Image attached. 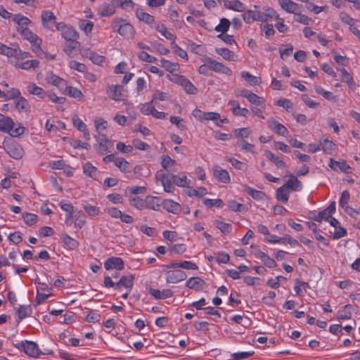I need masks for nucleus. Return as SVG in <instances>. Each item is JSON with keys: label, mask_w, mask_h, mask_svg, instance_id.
I'll return each instance as SVG.
<instances>
[{"label": "nucleus", "mask_w": 360, "mask_h": 360, "mask_svg": "<svg viewBox=\"0 0 360 360\" xmlns=\"http://www.w3.org/2000/svg\"><path fill=\"white\" fill-rule=\"evenodd\" d=\"M212 171L214 176L219 181L224 184H228L230 182L231 179L229 172L222 169L218 165H214L212 167Z\"/></svg>", "instance_id": "10"}, {"label": "nucleus", "mask_w": 360, "mask_h": 360, "mask_svg": "<svg viewBox=\"0 0 360 360\" xmlns=\"http://www.w3.org/2000/svg\"><path fill=\"white\" fill-rule=\"evenodd\" d=\"M46 82L51 85L56 86L60 91H63L64 87L66 86V81L60 78L52 72H48L45 78Z\"/></svg>", "instance_id": "7"}, {"label": "nucleus", "mask_w": 360, "mask_h": 360, "mask_svg": "<svg viewBox=\"0 0 360 360\" xmlns=\"http://www.w3.org/2000/svg\"><path fill=\"white\" fill-rule=\"evenodd\" d=\"M161 66L165 68L167 71L173 72L179 70V65L176 63L171 62L166 59H161Z\"/></svg>", "instance_id": "44"}, {"label": "nucleus", "mask_w": 360, "mask_h": 360, "mask_svg": "<svg viewBox=\"0 0 360 360\" xmlns=\"http://www.w3.org/2000/svg\"><path fill=\"white\" fill-rule=\"evenodd\" d=\"M315 91L318 94L321 95L328 101H333L335 99V96L333 94L332 92L326 91L321 86H315Z\"/></svg>", "instance_id": "56"}, {"label": "nucleus", "mask_w": 360, "mask_h": 360, "mask_svg": "<svg viewBox=\"0 0 360 360\" xmlns=\"http://www.w3.org/2000/svg\"><path fill=\"white\" fill-rule=\"evenodd\" d=\"M32 313V309L31 307L27 305H20L17 310V314L18 316V322H20L21 320L24 319L25 318L29 316Z\"/></svg>", "instance_id": "45"}, {"label": "nucleus", "mask_w": 360, "mask_h": 360, "mask_svg": "<svg viewBox=\"0 0 360 360\" xmlns=\"http://www.w3.org/2000/svg\"><path fill=\"white\" fill-rule=\"evenodd\" d=\"M241 77L250 83L251 84L257 85L261 83V79L259 77H257L255 76H253L251 75L249 72L247 71H243L241 72Z\"/></svg>", "instance_id": "51"}, {"label": "nucleus", "mask_w": 360, "mask_h": 360, "mask_svg": "<svg viewBox=\"0 0 360 360\" xmlns=\"http://www.w3.org/2000/svg\"><path fill=\"white\" fill-rule=\"evenodd\" d=\"M155 197L150 195L147 196L145 198V207L144 209H150L153 210H158L160 204L155 202Z\"/></svg>", "instance_id": "48"}, {"label": "nucleus", "mask_w": 360, "mask_h": 360, "mask_svg": "<svg viewBox=\"0 0 360 360\" xmlns=\"http://www.w3.org/2000/svg\"><path fill=\"white\" fill-rule=\"evenodd\" d=\"M20 34L25 39L28 40L30 43L40 41V38L29 29L22 30Z\"/></svg>", "instance_id": "52"}, {"label": "nucleus", "mask_w": 360, "mask_h": 360, "mask_svg": "<svg viewBox=\"0 0 360 360\" xmlns=\"http://www.w3.org/2000/svg\"><path fill=\"white\" fill-rule=\"evenodd\" d=\"M110 96L115 101L122 100V86L115 85L110 87Z\"/></svg>", "instance_id": "39"}, {"label": "nucleus", "mask_w": 360, "mask_h": 360, "mask_svg": "<svg viewBox=\"0 0 360 360\" xmlns=\"http://www.w3.org/2000/svg\"><path fill=\"white\" fill-rule=\"evenodd\" d=\"M118 33L126 39L133 37L135 33L134 27L129 23L122 24L117 30Z\"/></svg>", "instance_id": "22"}, {"label": "nucleus", "mask_w": 360, "mask_h": 360, "mask_svg": "<svg viewBox=\"0 0 360 360\" xmlns=\"http://www.w3.org/2000/svg\"><path fill=\"white\" fill-rule=\"evenodd\" d=\"M13 21L18 25L17 31L19 32H21L22 30L28 29L27 26L31 23V20L28 18L20 13L13 15Z\"/></svg>", "instance_id": "13"}, {"label": "nucleus", "mask_w": 360, "mask_h": 360, "mask_svg": "<svg viewBox=\"0 0 360 360\" xmlns=\"http://www.w3.org/2000/svg\"><path fill=\"white\" fill-rule=\"evenodd\" d=\"M56 29L60 32L62 37L65 41H70L79 39V34L72 26L64 22H59L56 25Z\"/></svg>", "instance_id": "2"}, {"label": "nucleus", "mask_w": 360, "mask_h": 360, "mask_svg": "<svg viewBox=\"0 0 360 360\" xmlns=\"http://www.w3.org/2000/svg\"><path fill=\"white\" fill-rule=\"evenodd\" d=\"M13 122L11 118L6 117L0 121V131L11 132L13 127Z\"/></svg>", "instance_id": "43"}, {"label": "nucleus", "mask_w": 360, "mask_h": 360, "mask_svg": "<svg viewBox=\"0 0 360 360\" xmlns=\"http://www.w3.org/2000/svg\"><path fill=\"white\" fill-rule=\"evenodd\" d=\"M207 193V189L205 187H198L195 189L189 190L187 193L188 196L202 197Z\"/></svg>", "instance_id": "63"}, {"label": "nucleus", "mask_w": 360, "mask_h": 360, "mask_svg": "<svg viewBox=\"0 0 360 360\" xmlns=\"http://www.w3.org/2000/svg\"><path fill=\"white\" fill-rule=\"evenodd\" d=\"M156 30L160 32L167 39H174V35L169 32L165 25L158 24L156 25Z\"/></svg>", "instance_id": "61"}, {"label": "nucleus", "mask_w": 360, "mask_h": 360, "mask_svg": "<svg viewBox=\"0 0 360 360\" xmlns=\"http://www.w3.org/2000/svg\"><path fill=\"white\" fill-rule=\"evenodd\" d=\"M20 96L21 94L19 89L16 88H11L8 91H7V92H5V96H4V98L6 101L11 99L16 100Z\"/></svg>", "instance_id": "54"}, {"label": "nucleus", "mask_w": 360, "mask_h": 360, "mask_svg": "<svg viewBox=\"0 0 360 360\" xmlns=\"http://www.w3.org/2000/svg\"><path fill=\"white\" fill-rule=\"evenodd\" d=\"M41 20L44 26L49 29L52 28L53 25L56 26L58 24L56 22V17L53 13L50 11H45L42 13Z\"/></svg>", "instance_id": "14"}, {"label": "nucleus", "mask_w": 360, "mask_h": 360, "mask_svg": "<svg viewBox=\"0 0 360 360\" xmlns=\"http://www.w3.org/2000/svg\"><path fill=\"white\" fill-rule=\"evenodd\" d=\"M281 7L289 13H294L299 11V5L291 0H278Z\"/></svg>", "instance_id": "20"}, {"label": "nucleus", "mask_w": 360, "mask_h": 360, "mask_svg": "<svg viewBox=\"0 0 360 360\" xmlns=\"http://www.w3.org/2000/svg\"><path fill=\"white\" fill-rule=\"evenodd\" d=\"M352 305L346 304L342 309L337 312V317L340 319L347 320L352 316Z\"/></svg>", "instance_id": "42"}, {"label": "nucleus", "mask_w": 360, "mask_h": 360, "mask_svg": "<svg viewBox=\"0 0 360 360\" xmlns=\"http://www.w3.org/2000/svg\"><path fill=\"white\" fill-rule=\"evenodd\" d=\"M224 5L226 8L238 12H243L245 8V5L238 0L225 1Z\"/></svg>", "instance_id": "26"}, {"label": "nucleus", "mask_w": 360, "mask_h": 360, "mask_svg": "<svg viewBox=\"0 0 360 360\" xmlns=\"http://www.w3.org/2000/svg\"><path fill=\"white\" fill-rule=\"evenodd\" d=\"M290 179L283 185L287 189L292 191H301L302 184L293 174H289Z\"/></svg>", "instance_id": "18"}, {"label": "nucleus", "mask_w": 360, "mask_h": 360, "mask_svg": "<svg viewBox=\"0 0 360 360\" xmlns=\"http://www.w3.org/2000/svg\"><path fill=\"white\" fill-rule=\"evenodd\" d=\"M96 139L99 143L98 151L100 154L104 155L108 151V148L112 146V143L105 135H98Z\"/></svg>", "instance_id": "15"}, {"label": "nucleus", "mask_w": 360, "mask_h": 360, "mask_svg": "<svg viewBox=\"0 0 360 360\" xmlns=\"http://www.w3.org/2000/svg\"><path fill=\"white\" fill-rule=\"evenodd\" d=\"M104 267L106 270L115 269L120 271L124 269V262L120 257H112L106 259Z\"/></svg>", "instance_id": "11"}, {"label": "nucleus", "mask_w": 360, "mask_h": 360, "mask_svg": "<svg viewBox=\"0 0 360 360\" xmlns=\"http://www.w3.org/2000/svg\"><path fill=\"white\" fill-rule=\"evenodd\" d=\"M171 176V174H165L158 173L156 174V178L161 181L165 191L167 193H172L174 190L173 185L174 184V181L173 179L170 178Z\"/></svg>", "instance_id": "8"}, {"label": "nucleus", "mask_w": 360, "mask_h": 360, "mask_svg": "<svg viewBox=\"0 0 360 360\" xmlns=\"http://www.w3.org/2000/svg\"><path fill=\"white\" fill-rule=\"evenodd\" d=\"M83 172L85 174L90 176L92 179H96L98 174L97 168L92 165L89 162H86L83 165Z\"/></svg>", "instance_id": "37"}, {"label": "nucleus", "mask_w": 360, "mask_h": 360, "mask_svg": "<svg viewBox=\"0 0 360 360\" xmlns=\"http://www.w3.org/2000/svg\"><path fill=\"white\" fill-rule=\"evenodd\" d=\"M328 166L334 171L340 170L347 174L351 173V167L345 160L336 161L333 158H330V163Z\"/></svg>", "instance_id": "12"}, {"label": "nucleus", "mask_w": 360, "mask_h": 360, "mask_svg": "<svg viewBox=\"0 0 360 360\" xmlns=\"http://www.w3.org/2000/svg\"><path fill=\"white\" fill-rule=\"evenodd\" d=\"M149 293L156 299L164 300L172 297L173 292L170 289H164L160 290L158 289L150 288Z\"/></svg>", "instance_id": "23"}, {"label": "nucleus", "mask_w": 360, "mask_h": 360, "mask_svg": "<svg viewBox=\"0 0 360 360\" xmlns=\"http://www.w3.org/2000/svg\"><path fill=\"white\" fill-rule=\"evenodd\" d=\"M27 91L30 94L36 96L41 99H43L46 96V91L41 87L37 86L35 83H30L27 87Z\"/></svg>", "instance_id": "17"}, {"label": "nucleus", "mask_w": 360, "mask_h": 360, "mask_svg": "<svg viewBox=\"0 0 360 360\" xmlns=\"http://www.w3.org/2000/svg\"><path fill=\"white\" fill-rule=\"evenodd\" d=\"M255 255L259 258L263 263L269 268H274L276 266V263L275 260L272 258H271L269 255H267L266 253L263 252L260 250H257Z\"/></svg>", "instance_id": "25"}, {"label": "nucleus", "mask_w": 360, "mask_h": 360, "mask_svg": "<svg viewBox=\"0 0 360 360\" xmlns=\"http://www.w3.org/2000/svg\"><path fill=\"white\" fill-rule=\"evenodd\" d=\"M245 191L255 200H259L265 198V193L264 192L253 189L251 187H246Z\"/></svg>", "instance_id": "50"}, {"label": "nucleus", "mask_w": 360, "mask_h": 360, "mask_svg": "<svg viewBox=\"0 0 360 360\" xmlns=\"http://www.w3.org/2000/svg\"><path fill=\"white\" fill-rule=\"evenodd\" d=\"M98 13L101 16H110L115 13V8L112 5L103 4L99 7Z\"/></svg>", "instance_id": "47"}, {"label": "nucleus", "mask_w": 360, "mask_h": 360, "mask_svg": "<svg viewBox=\"0 0 360 360\" xmlns=\"http://www.w3.org/2000/svg\"><path fill=\"white\" fill-rule=\"evenodd\" d=\"M162 206L167 212L173 214H177L181 210L180 205L172 200H165Z\"/></svg>", "instance_id": "28"}, {"label": "nucleus", "mask_w": 360, "mask_h": 360, "mask_svg": "<svg viewBox=\"0 0 360 360\" xmlns=\"http://www.w3.org/2000/svg\"><path fill=\"white\" fill-rule=\"evenodd\" d=\"M83 208L87 214L91 217L98 216L100 213V208L98 207L91 205L90 204L84 205Z\"/></svg>", "instance_id": "60"}, {"label": "nucleus", "mask_w": 360, "mask_h": 360, "mask_svg": "<svg viewBox=\"0 0 360 360\" xmlns=\"http://www.w3.org/2000/svg\"><path fill=\"white\" fill-rule=\"evenodd\" d=\"M184 89L190 94L195 95L198 92L197 88L186 78L182 84Z\"/></svg>", "instance_id": "62"}, {"label": "nucleus", "mask_w": 360, "mask_h": 360, "mask_svg": "<svg viewBox=\"0 0 360 360\" xmlns=\"http://www.w3.org/2000/svg\"><path fill=\"white\" fill-rule=\"evenodd\" d=\"M275 18L278 20V22L275 25V27L277 28V30L281 32L285 33L288 31L289 27L284 24V20L283 18H279V15L276 14L275 12V15L273 17V18Z\"/></svg>", "instance_id": "58"}, {"label": "nucleus", "mask_w": 360, "mask_h": 360, "mask_svg": "<svg viewBox=\"0 0 360 360\" xmlns=\"http://www.w3.org/2000/svg\"><path fill=\"white\" fill-rule=\"evenodd\" d=\"M339 70L343 75L342 82L347 83L351 89L354 90L356 85L352 76L345 68H340Z\"/></svg>", "instance_id": "36"}, {"label": "nucleus", "mask_w": 360, "mask_h": 360, "mask_svg": "<svg viewBox=\"0 0 360 360\" xmlns=\"http://www.w3.org/2000/svg\"><path fill=\"white\" fill-rule=\"evenodd\" d=\"M4 148L8 155L12 158L18 160L24 155L22 147L15 141L6 142L4 143Z\"/></svg>", "instance_id": "3"}, {"label": "nucleus", "mask_w": 360, "mask_h": 360, "mask_svg": "<svg viewBox=\"0 0 360 360\" xmlns=\"http://www.w3.org/2000/svg\"><path fill=\"white\" fill-rule=\"evenodd\" d=\"M62 240L64 244L70 249L74 250L77 248L79 243L74 238H71L66 233L62 235Z\"/></svg>", "instance_id": "46"}, {"label": "nucleus", "mask_w": 360, "mask_h": 360, "mask_svg": "<svg viewBox=\"0 0 360 360\" xmlns=\"http://www.w3.org/2000/svg\"><path fill=\"white\" fill-rule=\"evenodd\" d=\"M15 106L19 112L28 111L30 107L28 101L22 96L15 100Z\"/></svg>", "instance_id": "40"}, {"label": "nucleus", "mask_w": 360, "mask_h": 360, "mask_svg": "<svg viewBox=\"0 0 360 360\" xmlns=\"http://www.w3.org/2000/svg\"><path fill=\"white\" fill-rule=\"evenodd\" d=\"M171 179H174V184L179 187H189L191 181L188 180L185 174L179 176L172 174Z\"/></svg>", "instance_id": "35"}, {"label": "nucleus", "mask_w": 360, "mask_h": 360, "mask_svg": "<svg viewBox=\"0 0 360 360\" xmlns=\"http://www.w3.org/2000/svg\"><path fill=\"white\" fill-rule=\"evenodd\" d=\"M16 347L18 349H22L27 355L32 357H39L41 354L38 345L32 341H22Z\"/></svg>", "instance_id": "4"}, {"label": "nucleus", "mask_w": 360, "mask_h": 360, "mask_svg": "<svg viewBox=\"0 0 360 360\" xmlns=\"http://www.w3.org/2000/svg\"><path fill=\"white\" fill-rule=\"evenodd\" d=\"M136 17L141 21L151 25L155 22V18L153 15L146 13L142 8H137L136 11Z\"/></svg>", "instance_id": "31"}, {"label": "nucleus", "mask_w": 360, "mask_h": 360, "mask_svg": "<svg viewBox=\"0 0 360 360\" xmlns=\"http://www.w3.org/2000/svg\"><path fill=\"white\" fill-rule=\"evenodd\" d=\"M276 199L283 203H286L289 198V191L283 185L278 188L276 192Z\"/></svg>", "instance_id": "38"}, {"label": "nucleus", "mask_w": 360, "mask_h": 360, "mask_svg": "<svg viewBox=\"0 0 360 360\" xmlns=\"http://www.w3.org/2000/svg\"><path fill=\"white\" fill-rule=\"evenodd\" d=\"M227 161H229L231 164V165L236 169L246 171L248 169V166L245 163L239 161L233 158H228Z\"/></svg>", "instance_id": "57"}, {"label": "nucleus", "mask_w": 360, "mask_h": 360, "mask_svg": "<svg viewBox=\"0 0 360 360\" xmlns=\"http://www.w3.org/2000/svg\"><path fill=\"white\" fill-rule=\"evenodd\" d=\"M322 149L328 154L333 155L336 153L338 148L336 145L332 141L327 139L320 141Z\"/></svg>", "instance_id": "29"}, {"label": "nucleus", "mask_w": 360, "mask_h": 360, "mask_svg": "<svg viewBox=\"0 0 360 360\" xmlns=\"http://www.w3.org/2000/svg\"><path fill=\"white\" fill-rule=\"evenodd\" d=\"M205 285V281L199 277H191L186 281V286L196 291L202 290Z\"/></svg>", "instance_id": "19"}, {"label": "nucleus", "mask_w": 360, "mask_h": 360, "mask_svg": "<svg viewBox=\"0 0 360 360\" xmlns=\"http://www.w3.org/2000/svg\"><path fill=\"white\" fill-rule=\"evenodd\" d=\"M176 165V161L172 159L169 155L162 157L161 165L167 171H172V167Z\"/></svg>", "instance_id": "49"}, {"label": "nucleus", "mask_w": 360, "mask_h": 360, "mask_svg": "<svg viewBox=\"0 0 360 360\" xmlns=\"http://www.w3.org/2000/svg\"><path fill=\"white\" fill-rule=\"evenodd\" d=\"M22 219L25 223L28 226H32L37 222V215L32 213H24L22 214Z\"/></svg>", "instance_id": "59"}, {"label": "nucleus", "mask_w": 360, "mask_h": 360, "mask_svg": "<svg viewBox=\"0 0 360 360\" xmlns=\"http://www.w3.org/2000/svg\"><path fill=\"white\" fill-rule=\"evenodd\" d=\"M216 52L221 56L224 60L229 61H235L236 60V54L231 50L227 48H219L216 49Z\"/></svg>", "instance_id": "32"}, {"label": "nucleus", "mask_w": 360, "mask_h": 360, "mask_svg": "<svg viewBox=\"0 0 360 360\" xmlns=\"http://www.w3.org/2000/svg\"><path fill=\"white\" fill-rule=\"evenodd\" d=\"M78 26L79 28L84 32L86 35H89L92 31L94 23L89 20L82 19L79 21Z\"/></svg>", "instance_id": "41"}, {"label": "nucleus", "mask_w": 360, "mask_h": 360, "mask_svg": "<svg viewBox=\"0 0 360 360\" xmlns=\"http://www.w3.org/2000/svg\"><path fill=\"white\" fill-rule=\"evenodd\" d=\"M17 68L23 70H30L31 68H36L38 67L39 62L37 60H28L23 63H19L18 61L11 62Z\"/></svg>", "instance_id": "30"}, {"label": "nucleus", "mask_w": 360, "mask_h": 360, "mask_svg": "<svg viewBox=\"0 0 360 360\" xmlns=\"http://www.w3.org/2000/svg\"><path fill=\"white\" fill-rule=\"evenodd\" d=\"M229 208L233 212H243L247 210V207L245 205L238 203L235 200H229L228 202Z\"/></svg>", "instance_id": "53"}, {"label": "nucleus", "mask_w": 360, "mask_h": 360, "mask_svg": "<svg viewBox=\"0 0 360 360\" xmlns=\"http://www.w3.org/2000/svg\"><path fill=\"white\" fill-rule=\"evenodd\" d=\"M206 60L209 63L210 70L228 76H231L232 75V70L229 67L224 65L223 63H219L211 58H207Z\"/></svg>", "instance_id": "5"}, {"label": "nucleus", "mask_w": 360, "mask_h": 360, "mask_svg": "<svg viewBox=\"0 0 360 360\" xmlns=\"http://www.w3.org/2000/svg\"><path fill=\"white\" fill-rule=\"evenodd\" d=\"M79 42L77 39L66 41V44L63 48V51L70 58L74 57L73 51L79 46Z\"/></svg>", "instance_id": "34"}, {"label": "nucleus", "mask_w": 360, "mask_h": 360, "mask_svg": "<svg viewBox=\"0 0 360 360\" xmlns=\"http://www.w3.org/2000/svg\"><path fill=\"white\" fill-rule=\"evenodd\" d=\"M63 94L70 96L78 101H82L83 98V94L82 91L76 87L68 86L66 82V86L64 87L63 91H61Z\"/></svg>", "instance_id": "24"}, {"label": "nucleus", "mask_w": 360, "mask_h": 360, "mask_svg": "<svg viewBox=\"0 0 360 360\" xmlns=\"http://www.w3.org/2000/svg\"><path fill=\"white\" fill-rule=\"evenodd\" d=\"M134 276L132 274L127 276H123L120 280L116 283V289H119L121 287L131 290L134 285Z\"/></svg>", "instance_id": "21"}, {"label": "nucleus", "mask_w": 360, "mask_h": 360, "mask_svg": "<svg viewBox=\"0 0 360 360\" xmlns=\"http://www.w3.org/2000/svg\"><path fill=\"white\" fill-rule=\"evenodd\" d=\"M257 6H255V10H248L242 14V18L245 22L250 24L254 21L267 22L269 18H273L275 15V11L272 8H267L265 12L257 11Z\"/></svg>", "instance_id": "1"}, {"label": "nucleus", "mask_w": 360, "mask_h": 360, "mask_svg": "<svg viewBox=\"0 0 360 360\" xmlns=\"http://www.w3.org/2000/svg\"><path fill=\"white\" fill-rule=\"evenodd\" d=\"M268 127L278 135L286 136L288 134V129L278 121L270 118L267 120Z\"/></svg>", "instance_id": "9"}, {"label": "nucleus", "mask_w": 360, "mask_h": 360, "mask_svg": "<svg viewBox=\"0 0 360 360\" xmlns=\"http://www.w3.org/2000/svg\"><path fill=\"white\" fill-rule=\"evenodd\" d=\"M153 104V103H151V101L150 103H144L141 108V112L146 115H153L154 111H155V108Z\"/></svg>", "instance_id": "64"}, {"label": "nucleus", "mask_w": 360, "mask_h": 360, "mask_svg": "<svg viewBox=\"0 0 360 360\" xmlns=\"http://www.w3.org/2000/svg\"><path fill=\"white\" fill-rule=\"evenodd\" d=\"M186 278V274L181 270H170L165 274V279L167 283H177Z\"/></svg>", "instance_id": "6"}, {"label": "nucleus", "mask_w": 360, "mask_h": 360, "mask_svg": "<svg viewBox=\"0 0 360 360\" xmlns=\"http://www.w3.org/2000/svg\"><path fill=\"white\" fill-rule=\"evenodd\" d=\"M241 96L247 98L250 103L255 105H260L264 103V100L262 97L258 96L257 94L247 89L242 91Z\"/></svg>", "instance_id": "16"}, {"label": "nucleus", "mask_w": 360, "mask_h": 360, "mask_svg": "<svg viewBox=\"0 0 360 360\" xmlns=\"http://www.w3.org/2000/svg\"><path fill=\"white\" fill-rule=\"evenodd\" d=\"M265 155L266 158L272 162L278 168L286 167L285 163L281 157L274 155L272 152L269 150L265 152Z\"/></svg>", "instance_id": "27"}, {"label": "nucleus", "mask_w": 360, "mask_h": 360, "mask_svg": "<svg viewBox=\"0 0 360 360\" xmlns=\"http://www.w3.org/2000/svg\"><path fill=\"white\" fill-rule=\"evenodd\" d=\"M115 165L122 172L128 173L131 172V165L124 158H116L115 159Z\"/></svg>", "instance_id": "33"}, {"label": "nucleus", "mask_w": 360, "mask_h": 360, "mask_svg": "<svg viewBox=\"0 0 360 360\" xmlns=\"http://www.w3.org/2000/svg\"><path fill=\"white\" fill-rule=\"evenodd\" d=\"M231 22L226 18H222L218 25L216 26L215 30L218 32L226 33L230 27Z\"/></svg>", "instance_id": "55"}]
</instances>
